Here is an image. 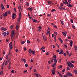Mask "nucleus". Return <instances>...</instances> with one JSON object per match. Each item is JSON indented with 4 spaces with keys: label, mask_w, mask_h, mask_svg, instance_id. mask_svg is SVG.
I'll use <instances>...</instances> for the list:
<instances>
[{
    "label": "nucleus",
    "mask_w": 77,
    "mask_h": 77,
    "mask_svg": "<svg viewBox=\"0 0 77 77\" xmlns=\"http://www.w3.org/2000/svg\"><path fill=\"white\" fill-rule=\"evenodd\" d=\"M68 66H69V67H70V68H73L74 67V65L71 63L69 61H68L67 63Z\"/></svg>",
    "instance_id": "obj_1"
},
{
    "label": "nucleus",
    "mask_w": 77,
    "mask_h": 77,
    "mask_svg": "<svg viewBox=\"0 0 77 77\" xmlns=\"http://www.w3.org/2000/svg\"><path fill=\"white\" fill-rule=\"evenodd\" d=\"M12 42H11L9 44V46L10 48V49L9 53H11V50L13 48V47H12Z\"/></svg>",
    "instance_id": "obj_2"
},
{
    "label": "nucleus",
    "mask_w": 77,
    "mask_h": 77,
    "mask_svg": "<svg viewBox=\"0 0 77 77\" xmlns=\"http://www.w3.org/2000/svg\"><path fill=\"white\" fill-rule=\"evenodd\" d=\"M2 15L4 17H6L8 16V12H5V13H3L2 14Z\"/></svg>",
    "instance_id": "obj_3"
},
{
    "label": "nucleus",
    "mask_w": 77,
    "mask_h": 77,
    "mask_svg": "<svg viewBox=\"0 0 77 77\" xmlns=\"http://www.w3.org/2000/svg\"><path fill=\"white\" fill-rule=\"evenodd\" d=\"M66 52L67 53V55L69 56H71V55H72V54L71 53L69 54V52H68V51H66Z\"/></svg>",
    "instance_id": "obj_4"
},
{
    "label": "nucleus",
    "mask_w": 77,
    "mask_h": 77,
    "mask_svg": "<svg viewBox=\"0 0 77 77\" xmlns=\"http://www.w3.org/2000/svg\"><path fill=\"white\" fill-rule=\"evenodd\" d=\"M30 8V7H29L28 8H27V9L28 10H30V11H32V10H33V8Z\"/></svg>",
    "instance_id": "obj_5"
},
{
    "label": "nucleus",
    "mask_w": 77,
    "mask_h": 77,
    "mask_svg": "<svg viewBox=\"0 0 77 77\" xmlns=\"http://www.w3.org/2000/svg\"><path fill=\"white\" fill-rule=\"evenodd\" d=\"M67 6H68V7H69V8H71V7H72L73 6L71 4H68L67 5Z\"/></svg>",
    "instance_id": "obj_6"
},
{
    "label": "nucleus",
    "mask_w": 77,
    "mask_h": 77,
    "mask_svg": "<svg viewBox=\"0 0 77 77\" xmlns=\"http://www.w3.org/2000/svg\"><path fill=\"white\" fill-rule=\"evenodd\" d=\"M52 73L53 75H54L55 74V73H56V72L55 71V70H52Z\"/></svg>",
    "instance_id": "obj_7"
},
{
    "label": "nucleus",
    "mask_w": 77,
    "mask_h": 77,
    "mask_svg": "<svg viewBox=\"0 0 77 77\" xmlns=\"http://www.w3.org/2000/svg\"><path fill=\"white\" fill-rule=\"evenodd\" d=\"M16 30H18V29H19V26H18V24H17L16 26Z\"/></svg>",
    "instance_id": "obj_8"
},
{
    "label": "nucleus",
    "mask_w": 77,
    "mask_h": 77,
    "mask_svg": "<svg viewBox=\"0 0 77 77\" xmlns=\"http://www.w3.org/2000/svg\"><path fill=\"white\" fill-rule=\"evenodd\" d=\"M21 12H20L19 14V18H21Z\"/></svg>",
    "instance_id": "obj_9"
},
{
    "label": "nucleus",
    "mask_w": 77,
    "mask_h": 77,
    "mask_svg": "<svg viewBox=\"0 0 77 77\" xmlns=\"http://www.w3.org/2000/svg\"><path fill=\"white\" fill-rule=\"evenodd\" d=\"M72 41H71V42H70L69 45L71 46V47H72Z\"/></svg>",
    "instance_id": "obj_10"
},
{
    "label": "nucleus",
    "mask_w": 77,
    "mask_h": 77,
    "mask_svg": "<svg viewBox=\"0 0 77 77\" xmlns=\"http://www.w3.org/2000/svg\"><path fill=\"white\" fill-rule=\"evenodd\" d=\"M43 39L45 41H47V38L45 36H43Z\"/></svg>",
    "instance_id": "obj_11"
},
{
    "label": "nucleus",
    "mask_w": 77,
    "mask_h": 77,
    "mask_svg": "<svg viewBox=\"0 0 77 77\" xmlns=\"http://www.w3.org/2000/svg\"><path fill=\"white\" fill-rule=\"evenodd\" d=\"M1 6L2 9V10H3V9H4V5H3V4H1Z\"/></svg>",
    "instance_id": "obj_12"
},
{
    "label": "nucleus",
    "mask_w": 77,
    "mask_h": 77,
    "mask_svg": "<svg viewBox=\"0 0 77 77\" xmlns=\"http://www.w3.org/2000/svg\"><path fill=\"white\" fill-rule=\"evenodd\" d=\"M47 2L48 3V4H51V3H52V1H47Z\"/></svg>",
    "instance_id": "obj_13"
},
{
    "label": "nucleus",
    "mask_w": 77,
    "mask_h": 77,
    "mask_svg": "<svg viewBox=\"0 0 77 77\" xmlns=\"http://www.w3.org/2000/svg\"><path fill=\"white\" fill-rule=\"evenodd\" d=\"M28 51L29 53L31 54V53H32V50L31 49H29V50Z\"/></svg>",
    "instance_id": "obj_14"
},
{
    "label": "nucleus",
    "mask_w": 77,
    "mask_h": 77,
    "mask_svg": "<svg viewBox=\"0 0 77 77\" xmlns=\"http://www.w3.org/2000/svg\"><path fill=\"white\" fill-rule=\"evenodd\" d=\"M63 35L64 36H66V34L64 32H62Z\"/></svg>",
    "instance_id": "obj_15"
},
{
    "label": "nucleus",
    "mask_w": 77,
    "mask_h": 77,
    "mask_svg": "<svg viewBox=\"0 0 77 77\" xmlns=\"http://www.w3.org/2000/svg\"><path fill=\"white\" fill-rule=\"evenodd\" d=\"M54 11H56V9H53L51 10V12H54Z\"/></svg>",
    "instance_id": "obj_16"
},
{
    "label": "nucleus",
    "mask_w": 77,
    "mask_h": 77,
    "mask_svg": "<svg viewBox=\"0 0 77 77\" xmlns=\"http://www.w3.org/2000/svg\"><path fill=\"white\" fill-rule=\"evenodd\" d=\"M58 74H59L60 77H62V75L61 74H60V73H59V72H58Z\"/></svg>",
    "instance_id": "obj_17"
},
{
    "label": "nucleus",
    "mask_w": 77,
    "mask_h": 77,
    "mask_svg": "<svg viewBox=\"0 0 77 77\" xmlns=\"http://www.w3.org/2000/svg\"><path fill=\"white\" fill-rule=\"evenodd\" d=\"M11 39H12V38H14V35L13 34H11Z\"/></svg>",
    "instance_id": "obj_18"
},
{
    "label": "nucleus",
    "mask_w": 77,
    "mask_h": 77,
    "mask_svg": "<svg viewBox=\"0 0 77 77\" xmlns=\"http://www.w3.org/2000/svg\"><path fill=\"white\" fill-rule=\"evenodd\" d=\"M74 47L75 48V50H77V46H76V45L74 46Z\"/></svg>",
    "instance_id": "obj_19"
},
{
    "label": "nucleus",
    "mask_w": 77,
    "mask_h": 77,
    "mask_svg": "<svg viewBox=\"0 0 77 77\" xmlns=\"http://www.w3.org/2000/svg\"><path fill=\"white\" fill-rule=\"evenodd\" d=\"M11 35H14L15 34V32H14V31H11Z\"/></svg>",
    "instance_id": "obj_20"
},
{
    "label": "nucleus",
    "mask_w": 77,
    "mask_h": 77,
    "mask_svg": "<svg viewBox=\"0 0 77 77\" xmlns=\"http://www.w3.org/2000/svg\"><path fill=\"white\" fill-rule=\"evenodd\" d=\"M56 66V63H54V64H53L52 67H54V66Z\"/></svg>",
    "instance_id": "obj_21"
},
{
    "label": "nucleus",
    "mask_w": 77,
    "mask_h": 77,
    "mask_svg": "<svg viewBox=\"0 0 77 77\" xmlns=\"http://www.w3.org/2000/svg\"><path fill=\"white\" fill-rule=\"evenodd\" d=\"M3 34H4V36H5L6 35V32H4L3 33Z\"/></svg>",
    "instance_id": "obj_22"
},
{
    "label": "nucleus",
    "mask_w": 77,
    "mask_h": 77,
    "mask_svg": "<svg viewBox=\"0 0 77 77\" xmlns=\"http://www.w3.org/2000/svg\"><path fill=\"white\" fill-rule=\"evenodd\" d=\"M61 24H62V25H63L64 24V23H63V22L62 20L60 21Z\"/></svg>",
    "instance_id": "obj_23"
},
{
    "label": "nucleus",
    "mask_w": 77,
    "mask_h": 77,
    "mask_svg": "<svg viewBox=\"0 0 77 77\" xmlns=\"http://www.w3.org/2000/svg\"><path fill=\"white\" fill-rule=\"evenodd\" d=\"M8 63H11V58L9 59L8 61Z\"/></svg>",
    "instance_id": "obj_24"
},
{
    "label": "nucleus",
    "mask_w": 77,
    "mask_h": 77,
    "mask_svg": "<svg viewBox=\"0 0 77 77\" xmlns=\"http://www.w3.org/2000/svg\"><path fill=\"white\" fill-rule=\"evenodd\" d=\"M74 73L75 74H77V70H74Z\"/></svg>",
    "instance_id": "obj_25"
},
{
    "label": "nucleus",
    "mask_w": 77,
    "mask_h": 77,
    "mask_svg": "<svg viewBox=\"0 0 77 77\" xmlns=\"http://www.w3.org/2000/svg\"><path fill=\"white\" fill-rule=\"evenodd\" d=\"M54 62L55 63H57V60L55 59H54Z\"/></svg>",
    "instance_id": "obj_26"
},
{
    "label": "nucleus",
    "mask_w": 77,
    "mask_h": 77,
    "mask_svg": "<svg viewBox=\"0 0 77 77\" xmlns=\"http://www.w3.org/2000/svg\"><path fill=\"white\" fill-rule=\"evenodd\" d=\"M72 27L74 29H75V26H74V25H72Z\"/></svg>",
    "instance_id": "obj_27"
},
{
    "label": "nucleus",
    "mask_w": 77,
    "mask_h": 77,
    "mask_svg": "<svg viewBox=\"0 0 77 77\" xmlns=\"http://www.w3.org/2000/svg\"><path fill=\"white\" fill-rule=\"evenodd\" d=\"M53 57L54 59H56L57 58V57H56V56L55 55H54Z\"/></svg>",
    "instance_id": "obj_28"
},
{
    "label": "nucleus",
    "mask_w": 77,
    "mask_h": 77,
    "mask_svg": "<svg viewBox=\"0 0 77 77\" xmlns=\"http://www.w3.org/2000/svg\"><path fill=\"white\" fill-rule=\"evenodd\" d=\"M8 62L7 61H6L5 62V65H8Z\"/></svg>",
    "instance_id": "obj_29"
},
{
    "label": "nucleus",
    "mask_w": 77,
    "mask_h": 77,
    "mask_svg": "<svg viewBox=\"0 0 77 77\" xmlns=\"http://www.w3.org/2000/svg\"><path fill=\"white\" fill-rule=\"evenodd\" d=\"M33 22H34V23H36V22L37 21V20H33Z\"/></svg>",
    "instance_id": "obj_30"
},
{
    "label": "nucleus",
    "mask_w": 77,
    "mask_h": 77,
    "mask_svg": "<svg viewBox=\"0 0 77 77\" xmlns=\"http://www.w3.org/2000/svg\"><path fill=\"white\" fill-rule=\"evenodd\" d=\"M23 48L24 51H26V50H27V48H26V47H24Z\"/></svg>",
    "instance_id": "obj_31"
},
{
    "label": "nucleus",
    "mask_w": 77,
    "mask_h": 77,
    "mask_svg": "<svg viewBox=\"0 0 77 77\" xmlns=\"http://www.w3.org/2000/svg\"><path fill=\"white\" fill-rule=\"evenodd\" d=\"M70 74V73L69 72H68L66 74L67 75H69Z\"/></svg>",
    "instance_id": "obj_32"
},
{
    "label": "nucleus",
    "mask_w": 77,
    "mask_h": 77,
    "mask_svg": "<svg viewBox=\"0 0 77 77\" xmlns=\"http://www.w3.org/2000/svg\"><path fill=\"white\" fill-rule=\"evenodd\" d=\"M35 51H33L32 50L31 53H32V54H35Z\"/></svg>",
    "instance_id": "obj_33"
},
{
    "label": "nucleus",
    "mask_w": 77,
    "mask_h": 77,
    "mask_svg": "<svg viewBox=\"0 0 77 77\" xmlns=\"http://www.w3.org/2000/svg\"><path fill=\"white\" fill-rule=\"evenodd\" d=\"M12 15H13V16L16 17V14L15 13H13L12 14Z\"/></svg>",
    "instance_id": "obj_34"
},
{
    "label": "nucleus",
    "mask_w": 77,
    "mask_h": 77,
    "mask_svg": "<svg viewBox=\"0 0 77 77\" xmlns=\"http://www.w3.org/2000/svg\"><path fill=\"white\" fill-rule=\"evenodd\" d=\"M48 34H49V31L47 30V31L46 35H48Z\"/></svg>",
    "instance_id": "obj_35"
},
{
    "label": "nucleus",
    "mask_w": 77,
    "mask_h": 77,
    "mask_svg": "<svg viewBox=\"0 0 77 77\" xmlns=\"http://www.w3.org/2000/svg\"><path fill=\"white\" fill-rule=\"evenodd\" d=\"M20 19H21V18H20V17H19L18 18L17 20L18 21V22H19V21H20Z\"/></svg>",
    "instance_id": "obj_36"
},
{
    "label": "nucleus",
    "mask_w": 77,
    "mask_h": 77,
    "mask_svg": "<svg viewBox=\"0 0 77 77\" xmlns=\"http://www.w3.org/2000/svg\"><path fill=\"white\" fill-rule=\"evenodd\" d=\"M11 14V11H8L7 13V14Z\"/></svg>",
    "instance_id": "obj_37"
},
{
    "label": "nucleus",
    "mask_w": 77,
    "mask_h": 77,
    "mask_svg": "<svg viewBox=\"0 0 77 77\" xmlns=\"http://www.w3.org/2000/svg\"><path fill=\"white\" fill-rule=\"evenodd\" d=\"M35 75H36V77H39V75H38V74L36 73H35Z\"/></svg>",
    "instance_id": "obj_38"
},
{
    "label": "nucleus",
    "mask_w": 77,
    "mask_h": 77,
    "mask_svg": "<svg viewBox=\"0 0 77 77\" xmlns=\"http://www.w3.org/2000/svg\"><path fill=\"white\" fill-rule=\"evenodd\" d=\"M25 43V42H24V41L21 42V44H24Z\"/></svg>",
    "instance_id": "obj_39"
},
{
    "label": "nucleus",
    "mask_w": 77,
    "mask_h": 77,
    "mask_svg": "<svg viewBox=\"0 0 77 77\" xmlns=\"http://www.w3.org/2000/svg\"><path fill=\"white\" fill-rule=\"evenodd\" d=\"M23 60L24 63H26V60H25V59H23Z\"/></svg>",
    "instance_id": "obj_40"
},
{
    "label": "nucleus",
    "mask_w": 77,
    "mask_h": 77,
    "mask_svg": "<svg viewBox=\"0 0 77 77\" xmlns=\"http://www.w3.org/2000/svg\"><path fill=\"white\" fill-rule=\"evenodd\" d=\"M59 8L60 10H62V7H60Z\"/></svg>",
    "instance_id": "obj_41"
},
{
    "label": "nucleus",
    "mask_w": 77,
    "mask_h": 77,
    "mask_svg": "<svg viewBox=\"0 0 77 77\" xmlns=\"http://www.w3.org/2000/svg\"><path fill=\"white\" fill-rule=\"evenodd\" d=\"M3 73V71H1V72H0V75H2Z\"/></svg>",
    "instance_id": "obj_42"
},
{
    "label": "nucleus",
    "mask_w": 77,
    "mask_h": 77,
    "mask_svg": "<svg viewBox=\"0 0 77 77\" xmlns=\"http://www.w3.org/2000/svg\"><path fill=\"white\" fill-rule=\"evenodd\" d=\"M44 48H45V47H42V48H41V50H43V49H44Z\"/></svg>",
    "instance_id": "obj_43"
},
{
    "label": "nucleus",
    "mask_w": 77,
    "mask_h": 77,
    "mask_svg": "<svg viewBox=\"0 0 77 77\" xmlns=\"http://www.w3.org/2000/svg\"><path fill=\"white\" fill-rule=\"evenodd\" d=\"M54 34L56 35H57V32H54Z\"/></svg>",
    "instance_id": "obj_44"
},
{
    "label": "nucleus",
    "mask_w": 77,
    "mask_h": 77,
    "mask_svg": "<svg viewBox=\"0 0 77 77\" xmlns=\"http://www.w3.org/2000/svg\"><path fill=\"white\" fill-rule=\"evenodd\" d=\"M67 69L68 71H69L70 70V69H69V67H67Z\"/></svg>",
    "instance_id": "obj_45"
},
{
    "label": "nucleus",
    "mask_w": 77,
    "mask_h": 77,
    "mask_svg": "<svg viewBox=\"0 0 77 77\" xmlns=\"http://www.w3.org/2000/svg\"><path fill=\"white\" fill-rule=\"evenodd\" d=\"M14 9L15 12H17V10H16V8H14Z\"/></svg>",
    "instance_id": "obj_46"
},
{
    "label": "nucleus",
    "mask_w": 77,
    "mask_h": 77,
    "mask_svg": "<svg viewBox=\"0 0 77 77\" xmlns=\"http://www.w3.org/2000/svg\"><path fill=\"white\" fill-rule=\"evenodd\" d=\"M27 42L28 44H29L30 42V41L29 40H27Z\"/></svg>",
    "instance_id": "obj_47"
},
{
    "label": "nucleus",
    "mask_w": 77,
    "mask_h": 77,
    "mask_svg": "<svg viewBox=\"0 0 77 77\" xmlns=\"http://www.w3.org/2000/svg\"><path fill=\"white\" fill-rule=\"evenodd\" d=\"M60 5L62 6H63V3H61L60 4Z\"/></svg>",
    "instance_id": "obj_48"
},
{
    "label": "nucleus",
    "mask_w": 77,
    "mask_h": 77,
    "mask_svg": "<svg viewBox=\"0 0 77 77\" xmlns=\"http://www.w3.org/2000/svg\"><path fill=\"white\" fill-rule=\"evenodd\" d=\"M13 28H14V26H13L11 25V29H13Z\"/></svg>",
    "instance_id": "obj_49"
},
{
    "label": "nucleus",
    "mask_w": 77,
    "mask_h": 77,
    "mask_svg": "<svg viewBox=\"0 0 77 77\" xmlns=\"http://www.w3.org/2000/svg\"><path fill=\"white\" fill-rule=\"evenodd\" d=\"M23 72L24 73H26V72H27V70H24L23 71Z\"/></svg>",
    "instance_id": "obj_50"
},
{
    "label": "nucleus",
    "mask_w": 77,
    "mask_h": 77,
    "mask_svg": "<svg viewBox=\"0 0 77 77\" xmlns=\"http://www.w3.org/2000/svg\"><path fill=\"white\" fill-rule=\"evenodd\" d=\"M14 70H12L11 71V73H14Z\"/></svg>",
    "instance_id": "obj_51"
},
{
    "label": "nucleus",
    "mask_w": 77,
    "mask_h": 77,
    "mask_svg": "<svg viewBox=\"0 0 77 77\" xmlns=\"http://www.w3.org/2000/svg\"><path fill=\"white\" fill-rule=\"evenodd\" d=\"M26 5L27 6H29V2H26Z\"/></svg>",
    "instance_id": "obj_52"
},
{
    "label": "nucleus",
    "mask_w": 77,
    "mask_h": 77,
    "mask_svg": "<svg viewBox=\"0 0 77 77\" xmlns=\"http://www.w3.org/2000/svg\"><path fill=\"white\" fill-rule=\"evenodd\" d=\"M25 66H26V67H27V66H28V64H26L25 65Z\"/></svg>",
    "instance_id": "obj_53"
},
{
    "label": "nucleus",
    "mask_w": 77,
    "mask_h": 77,
    "mask_svg": "<svg viewBox=\"0 0 77 77\" xmlns=\"http://www.w3.org/2000/svg\"><path fill=\"white\" fill-rule=\"evenodd\" d=\"M51 14H48L47 15V17H50V16H51Z\"/></svg>",
    "instance_id": "obj_54"
},
{
    "label": "nucleus",
    "mask_w": 77,
    "mask_h": 77,
    "mask_svg": "<svg viewBox=\"0 0 77 77\" xmlns=\"http://www.w3.org/2000/svg\"><path fill=\"white\" fill-rule=\"evenodd\" d=\"M71 23H74V22H73V20H72V19H71Z\"/></svg>",
    "instance_id": "obj_55"
},
{
    "label": "nucleus",
    "mask_w": 77,
    "mask_h": 77,
    "mask_svg": "<svg viewBox=\"0 0 77 77\" xmlns=\"http://www.w3.org/2000/svg\"><path fill=\"white\" fill-rule=\"evenodd\" d=\"M60 54H63V52H60L59 53Z\"/></svg>",
    "instance_id": "obj_56"
},
{
    "label": "nucleus",
    "mask_w": 77,
    "mask_h": 77,
    "mask_svg": "<svg viewBox=\"0 0 77 77\" xmlns=\"http://www.w3.org/2000/svg\"><path fill=\"white\" fill-rule=\"evenodd\" d=\"M62 9H63L64 10H65V8H64V7H62Z\"/></svg>",
    "instance_id": "obj_57"
},
{
    "label": "nucleus",
    "mask_w": 77,
    "mask_h": 77,
    "mask_svg": "<svg viewBox=\"0 0 77 77\" xmlns=\"http://www.w3.org/2000/svg\"><path fill=\"white\" fill-rule=\"evenodd\" d=\"M18 8L19 9H21V6H19Z\"/></svg>",
    "instance_id": "obj_58"
},
{
    "label": "nucleus",
    "mask_w": 77,
    "mask_h": 77,
    "mask_svg": "<svg viewBox=\"0 0 77 77\" xmlns=\"http://www.w3.org/2000/svg\"><path fill=\"white\" fill-rule=\"evenodd\" d=\"M36 69H34V72H36Z\"/></svg>",
    "instance_id": "obj_59"
},
{
    "label": "nucleus",
    "mask_w": 77,
    "mask_h": 77,
    "mask_svg": "<svg viewBox=\"0 0 77 77\" xmlns=\"http://www.w3.org/2000/svg\"><path fill=\"white\" fill-rule=\"evenodd\" d=\"M7 30V29H6V28H5L4 29V31H5V30Z\"/></svg>",
    "instance_id": "obj_60"
},
{
    "label": "nucleus",
    "mask_w": 77,
    "mask_h": 77,
    "mask_svg": "<svg viewBox=\"0 0 77 77\" xmlns=\"http://www.w3.org/2000/svg\"><path fill=\"white\" fill-rule=\"evenodd\" d=\"M63 54H64V56H66V54L65 53H64Z\"/></svg>",
    "instance_id": "obj_61"
},
{
    "label": "nucleus",
    "mask_w": 77,
    "mask_h": 77,
    "mask_svg": "<svg viewBox=\"0 0 77 77\" xmlns=\"http://www.w3.org/2000/svg\"><path fill=\"white\" fill-rule=\"evenodd\" d=\"M57 52L58 53H59V52H60V51L59 50H57Z\"/></svg>",
    "instance_id": "obj_62"
},
{
    "label": "nucleus",
    "mask_w": 77,
    "mask_h": 77,
    "mask_svg": "<svg viewBox=\"0 0 77 77\" xmlns=\"http://www.w3.org/2000/svg\"><path fill=\"white\" fill-rule=\"evenodd\" d=\"M12 18L14 20L15 19V16H12Z\"/></svg>",
    "instance_id": "obj_63"
},
{
    "label": "nucleus",
    "mask_w": 77,
    "mask_h": 77,
    "mask_svg": "<svg viewBox=\"0 0 77 77\" xmlns=\"http://www.w3.org/2000/svg\"><path fill=\"white\" fill-rule=\"evenodd\" d=\"M38 28H39V29H42V27H41V26H38Z\"/></svg>",
    "instance_id": "obj_64"
}]
</instances>
